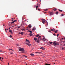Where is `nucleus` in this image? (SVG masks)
Returning a JSON list of instances; mask_svg holds the SVG:
<instances>
[{
	"mask_svg": "<svg viewBox=\"0 0 65 65\" xmlns=\"http://www.w3.org/2000/svg\"><path fill=\"white\" fill-rule=\"evenodd\" d=\"M13 21V19H12V21Z\"/></svg>",
	"mask_w": 65,
	"mask_h": 65,
	"instance_id": "nucleus-59",
	"label": "nucleus"
},
{
	"mask_svg": "<svg viewBox=\"0 0 65 65\" xmlns=\"http://www.w3.org/2000/svg\"><path fill=\"white\" fill-rule=\"evenodd\" d=\"M27 42L28 43H30V41H28V42Z\"/></svg>",
	"mask_w": 65,
	"mask_h": 65,
	"instance_id": "nucleus-36",
	"label": "nucleus"
},
{
	"mask_svg": "<svg viewBox=\"0 0 65 65\" xmlns=\"http://www.w3.org/2000/svg\"><path fill=\"white\" fill-rule=\"evenodd\" d=\"M45 64H46L45 65H50V64H48L47 63H45Z\"/></svg>",
	"mask_w": 65,
	"mask_h": 65,
	"instance_id": "nucleus-27",
	"label": "nucleus"
},
{
	"mask_svg": "<svg viewBox=\"0 0 65 65\" xmlns=\"http://www.w3.org/2000/svg\"><path fill=\"white\" fill-rule=\"evenodd\" d=\"M19 51L20 52H24V48H20L19 49Z\"/></svg>",
	"mask_w": 65,
	"mask_h": 65,
	"instance_id": "nucleus-1",
	"label": "nucleus"
},
{
	"mask_svg": "<svg viewBox=\"0 0 65 65\" xmlns=\"http://www.w3.org/2000/svg\"><path fill=\"white\" fill-rule=\"evenodd\" d=\"M38 6H36V9H37L38 8Z\"/></svg>",
	"mask_w": 65,
	"mask_h": 65,
	"instance_id": "nucleus-31",
	"label": "nucleus"
},
{
	"mask_svg": "<svg viewBox=\"0 0 65 65\" xmlns=\"http://www.w3.org/2000/svg\"><path fill=\"white\" fill-rule=\"evenodd\" d=\"M63 39L65 41V38H63Z\"/></svg>",
	"mask_w": 65,
	"mask_h": 65,
	"instance_id": "nucleus-53",
	"label": "nucleus"
},
{
	"mask_svg": "<svg viewBox=\"0 0 65 65\" xmlns=\"http://www.w3.org/2000/svg\"><path fill=\"white\" fill-rule=\"evenodd\" d=\"M26 30H28V28H27V29H26Z\"/></svg>",
	"mask_w": 65,
	"mask_h": 65,
	"instance_id": "nucleus-42",
	"label": "nucleus"
},
{
	"mask_svg": "<svg viewBox=\"0 0 65 65\" xmlns=\"http://www.w3.org/2000/svg\"><path fill=\"white\" fill-rule=\"evenodd\" d=\"M62 50H65V47H63L62 48Z\"/></svg>",
	"mask_w": 65,
	"mask_h": 65,
	"instance_id": "nucleus-16",
	"label": "nucleus"
},
{
	"mask_svg": "<svg viewBox=\"0 0 65 65\" xmlns=\"http://www.w3.org/2000/svg\"><path fill=\"white\" fill-rule=\"evenodd\" d=\"M58 11H60L61 12L63 11L62 10H61L60 9H58Z\"/></svg>",
	"mask_w": 65,
	"mask_h": 65,
	"instance_id": "nucleus-15",
	"label": "nucleus"
},
{
	"mask_svg": "<svg viewBox=\"0 0 65 65\" xmlns=\"http://www.w3.org/2000/svg\"><path fill=\"white\" fill-rule=\"evenodd\" d=\"M39 36V34H38V35H36V37H38Z\"/></svg>",
	"mask_w": 65,
	"mask_h": 65,
	"instance_id": "nucleus-12",
	"label": "nucleus"
},
{
	"mask_svg": "<svg viewBox=\"0 0 65 65\" xmlns=\"http://www.w3.org/2000/svg\"><path fill=\"white\" fill-rule=\"evenodd\" d=\"M59 34H58L57 35V37H58L59 36Z\"/></svg>",
	"mask_w": 65,
	"mask_h": 65,
	"instance_id": "nucleus-30",
	"label": "nucleus"
},
{
	"mask_svg": "<svg viewBox=\"0 0 65 65\" xmlns=\"http://www.w3.org/2000/svg\"><path fill=\"white\" fill-rule=\"evenodd\" d=\"M9 30V29H7V30Z\"/></svg>",
	"mask_w": 65,
	"mask_h": 65,
	"instance_id": "nucleus-62",
	"label": "nucleus"
},
{
	"mask_svg": "<svg viewBox=\"0 0 65 65\" xmlns=\"http://www.w3.org/2000/svg\"><path fill=\"white\" fill-rule=\"evenodd\" d=\"M42 22H43V24H44L45 23V20L44 19H42Z\"/></svg>",
	"mask_w": 65,
	"mask_h": 65,
	"instance_id": "nucleus-2",
	"label": "nucleus"
},
{
	"mask_svg": "<svg viewBox=\"0 0 65 65\" xmlns=\"http://www.w3.org/2000/svg\"><path fill=\"white\" fill-rule=\"evenodd\" d=\"M9 32L11 33V34H12V30H9Z\"/></svg>",
	"mask_w": 65,
	"mask_h": 65,
	"instance_id": "nucleus-8",
	"label": "nucleus"
},
{
	"mask_svg": "<svg viewBox=\"0 0 65 65\" xmlns=\"http://www.w3.org/2000/svg\"><path fill=\"white\" fill-rule=\"evenodd\" d=\"M64 15V14H62V15H61V16H63Z\"/></svg>",
	"mask_w": 65,
	"mask_h": 65,
	"instance_id": "nucleus-35",
	"label": "nucleus"
},
{
	"mask_svg": "<svg viewBox=\"0 0 65 65\" xmlns=\"http://www.w3.org/2000/svg\"><path fill=\"white\" fill-rule=\"evenodd\" d=\"M2 59L3 60L4 59V58H2Z\"/></svg>",
	"mask_w": 65,
	"mask_h": 65,
	"instance_id": "nucleus-51",
	"label": "nucleus"
},
{
	"mask_svg": "<svg viewBox=\"0 0 65 65\" xmlns=\"http://www.w3.org/2000/svg\"><path fill=\"white\" fill-rule=\"evenodd\" d=\"M62 44H60V46H62Z\"/></svg>",
	"mask_w": 65,
	"mask_h": 65,
	"instance_id": "nucleus-64",
	"label": "nucleus"
},
{
	"mask_svg": "<svg viewBox=\"0 0 65 65\" xmlns=\"http://www.w3.org/2000/svg\"><path fill=\"white\" fill-rule=\"evenodd\" d=\"M63 38H62V40H63Z\"/></svg>",
	"mask_w": 65,
	"mask_h": 65,
	"instance_id": "nucleus-60",
	"label": "nucleus"
},
{
	"mask_svg": "<svg viewBox=\"0 0 65 65\" xmlns=\"http://www.w3.org/2000/svg\"><path fill=\"white\" fill-rule=\"evenodd\" d=\"M58 14V12H56V14Z\"/></svg>",
	"mask_w": 65,
	"mask_h": 65,
	"instance_id": "nucleus-26",
	"label": "nucleus"
},
{
	"mask_svg": "<svg viewBox=\"0 0 65 65\" xmlns=\"http://www.w3.org/2000/svg\"><path fill=\"white\" fill-rule=\"evenodd\" d=\"M52 43H53V42H50V44H52Z\"/></svg>",
	"mask_w": 65,
	"mask_h": 65,
	"instance_id": "nucleus-29",
	"label": "nucleus"
},
{
	"mask_svg": "<svg viewBox=\"0 0 65 65\" xmlns=\"http://www.w3.org/2000/svg\"><path fill=\"white\" fill-rule=\"evenodd\" d=\"M38 10H39V11H40V9H39V8H38Z\"/></svg>",
	"mask_w": 65,
	"mask_h": 65,
	"instance_id": "nucleus-46",
	"label": "nucleus"
},
{
	"mask_svg": "<svg viewBox=\"0 0 65 65\" xmlns=\"http://www.w3.org/2000/svg\"><path fill=\"white\" fill-rule=\"evenodd\" d=\"M30 55H31V56H34V54H30Z\"/></svg>",
	"mask_w": 65,
	"mask_h": 65,
	"instance_id": "nucleus-23",
	"label": "nucleus"
},
{
	"mask_svg": "<svg viewBox=\"0 0 65 65\" xmlns=\"http://www.w3.org/2000/svg\"><path fill=\"white\" fill-rule=\"evenodd\" d=\"M11 54H12V52H11Z\"/></svg>",
	"mask_w": 65,
	"mask_h": 65,
	"instance_id": "nucleus-50",
	"label": "nucleus"
},
{
	"mask_svg": "<svg viewBox=\"0 0 65 65\" xmlns=\"http://www.w3.org/2000/svg\"><path fill=\"white\" fill-rule=\"evenodd\" d=\"M56 42L55 41L54 43H53V44L54 46H55L57 45V43H56Z\"/></svg>",
	"mask_w": 65,
	"mask_h": 65,
	"instance_id": "nucleus-3",
	"label": "nucleus"
},
{
	"mask_svg": "<svg viewBox=\"0 0 65 65\" xmlns=\"http://www.w3.org/2000/svg\"><path fill=\"white\" fill-rule=\"evenodd\" d=\"M40 41V40L39 39H38L37 40V41H35V42H37L38 43H39V41Z\"/></svg>",
	"mask_w": 65,
	"mask_h": 65,
	"instance_id": "nucleus-4",
	"label": "nucleus"
},
{
	"mask_svg": "<svg viewBox=\"0 0 65 65\" xmlns=\"http://www.w3.org/2000/svg\"><path fill=\"white\" fill-rule=\"evenodd\" d=\"M25 44H26L27 45V46H31V44H30L28 43H26Z\"/></svg>",
	"mask_w": 65,
	"mask_h": 65,
	"instance_id": "nucleus-5",
	"label": "nucleus"
},
{
	"mask_svg": "<svg viewBox=\"0 0 65 65\" xmlns=\"http://www.w3.org/2000/svg\"><path fill=\"white\" fill-rule=\"evenodd\" d=\"M9 29H9V30H10V28H9H9H8Z\"/></svg>",
	"mask_w": 65,
	"mask_h": 65,
	"instance_id": "nucleus-49",
	"label": "nucleus"
},
{
	"mask_svg": "<svg viewBox=\"0 0 65 65\" xmlns=\"http://www.w3.org/2000/svg\"><path fill=\"white\" fill-rule=\"evenodd\" d=\"M29 32L30 33H32V31H29Z\"/></svg>",
	"mask_w": 65,
	"mask_h": 65,
	"instance_id": "nucleus-38",
	"label": "nucleus"
},
{
	"mask_svg": "<svg viewBox=\"0 0 65 65\" xmlns=\"http://www.w3.org/2000/svg\"><path fill=\"white\" fill-rule=\"evenodd\" d=\"M48 10V9H45V10H44V11H47V10Z\"/></svg>",
	"mask_w": 65,
	"mask_h": 65,
	"instance_id": "nucleus-25",
	"label": "nucleus"
},
{
	"mask_svg": "<svg viewBox=\"0 0 65 65\" xmlns=\"http://www.w3.org/2000/svg\"><path fill=\"white\" fill-rule=\"evenodd\" d=\"M1 58H2L1 57H0V59H1Z\"/></svg>",
	"mask_w": 65,
	"mask_h": 65,
	"instance_id": "nucleus-55",
	"label": "nucleus"
},
{
	"mask_svg": "<svg viewBox=\"0 0 65 65\" xmlns=\"http://www.w3.org/2000/svg\"><path fill=\"white\" fill-rule=\"evenodd\" d=\"M18 27L17 28L19 29V28L21 27V26H19V27Z\"/></svg>",
	"mask_w": 65,
	"mask_h": 65,
	"instance_id": "nucleus-32",
	"label": "nucleus"
},
{
	"mask_svg": "<svg viewBox=\"0 0 65 65\" xmlns=\"http://www.w3.org/2000/svg\"><path fill=\"white\" fill-rule=\"evenodd\" d=\"M57 9L56 8H54V11H56Z\"/></svg>",
	"mask_w": 65,
	"mask_h": 65,
	"instance_id": "nucleus-13",
	"label": "nucleus"
},
{
	"mask_svg": "<svg viewBox=\"0 0 65 65\" xmlns=\"http://www.w3.org/2000/svg\"><path fill=\"white\" fill-rule=\"evenodd\" d=\"M53 12H51L50 13V15H53Z\"/></svg>",
	"mask_w": 65,
	"mask_h": 65,
	"instance_id": "nucleus-10",
	"label": "nucleus"
},
{
	"mask_svg": "<svg viewBox=\"0 0 65 65\" xmlns=\"http://www.w3.org/2000/svg\"><path fill=\"white\" fill-rule=\"evenodd\" d=\"M46 12H44V13H46Z\"/></svg>",
	"mask_w": 65,
	"mask_h": 65,
	"instance_id": "nucleus-57",
	"label": "nucleus"
},
{
	"mask_svg": "<svg viewBox=\"0 0 65 65\" xmlns=\"http://www.w3.org/2000/svg\"><path fill=\"white\" fill-rule=\"evenodd\" d=\"M43 39V40H44L45 38H43V39Z\"/></svg>",
	"mask_w": 65,
	"mask_h": 65,
	"instance_id": "nucleus-54",
	"label": "nucleus"
},
{
	"mask_svg": "<svg viewBox=\"0 0 65 65\" xmlns=\"http://www.w3.org/2000/svg\"><path fill=\"white\" fill-rule=\"evenodd\" d=\"M46 40L45 39V40H43V41H45Z\"/></svg>",
	"mask_w": 65,
	"mask_h": 65,
	"instance_id": "nucleus-52",
	"label": "nucleus"
},
{
	"mask_svg": "<svg viewBox=\"0 0 65 65\" xmlns=\"http://www.w3.org/2000/svg\"><path fill=\"white\" fill-rule=\"evenodd\" d=\"M53 35H54V36H55L56 35H55V34H54Z\"/></svg>",
	"mask_w": 65,
	"mask_h": 65,
	"instance_id": "nucleus-41",
	"label": "nucleus"
},
{
	"mask_svg": "<svg viewBox=\"0 0 65 65\" xmlns=\"http://www.w3.org/2000/svg\"><path fill=\"white\" fill-rule=\"evenodd\" d=\"M21 30H22V31H23V30L24 31L25 30V29H21Z\"/></svg>",
	"mask_w": 65,
	"mask_h": 65,
	"instance_id": "nucleus-22",
	"label": "nucleus"
},
{
	"mask_svg": "<svg viewBox=\"0 0 65 65\" xmlns=\"http://www.w3.org/2000/svg\"><path fill=\"white\" fill-rule=\"evenodd\" d=\"M5 25L4 24V25H3V26H4Z\"/></svg>",
	"mask_w": 65,
	"mask_h": 65,
	"instance_id": "nucleus-61",
	"label": "nucleus"
},
{
	"mask_svg": "<svg viewBox=\"0 0 65 65\" xmlns=\"http://www.w3.org/2000/svg\"><path fill=\"white\" fill-rule=\"evenodd\" d=\"M35 0H32V1H35Z\"/></svg>",
	"mask_w": 65,
	"mask_h": 65,
	"instance_id": "nucleus-58",
	"label": "nucleus"
},
{
	"mask_svg": "<svg viewBox=\"0 0 65 65\" xmlns=\"http://www.w3.org/2000/svg\"><path fill=\"white\" fill-rule=\"evenodd\" d=\"M26 42H29V40H28L26 39Z\"/></svg>",
	"mask_w": 65,
	"mask_h": 65,
	"instance_id": "nucleus-21",
	"label": "nucleus"
},
{
	"mask_svg": "<svg viewBox=\"0 0 65 65\" xmlns=\"http://www.w3.org/2000/svg\"><path fill=\"white\" fill-rule=\"evenodd\" d=\"M43 40V39H41V40Z\"/></svg>",
	"mask_w": 65,
	"mask_h": 65,
	"instance_id": "nucleus-56",
	"label": "nucleus"
},
{
	"mask_svg": "<svg viewBox=\"0 0 65 65\" xmlns=\"http://www.w3.org/2000/svg\"><path fill=\"white\" fill-rule=\"evenodd\" d=\"M55 31V33H57V32H58V31L57 30H56Z\"/></svg>",
	"mask_w": 65,
	"mask_h": 65,
	"instance_id": "nucleus-28",
	"label": "nucleus"
},
{
	"mask_svg": "<svg viewBox=\"0 0 65 65\" xmlns=\"http://www.w3.org/2000/svg\"><path fill=\"white\" fill-rule=\"evenodd\" d=\"M34 40L35 41L37 40V38H34Z\"/></svg>",
	"mask_w": 65,
	"mask_h": 65,
	"instance_id": "nucleus-14",
	"label": "nucleus"
},
{
	"mask_svg": "<svg viewBox=\"0 0 65 65\" xmlns=\"http://www.w3.org/2000/svg\"><path fill=\"white\" fill-rule=\"evenodd\" d=\"M17 20H14L13 21V22H15Z\"/></svg>",
	"mask_w": 65,
	"mask_h": 65,
	"instance_id": "nucleus-33",
	"label": "nucleus"
},
{
	"mask_svg": "<svg viewBox=\"0 0 65 65\" xmlns=\"http://www.w3.org/2000/svg\"><path fill=\"white\" fill-rule=\"evenodd\" d=\"M55 29H53V32H55Z\"/></svg>",
	"mask_w": 65,
	"mask_h": 65,
	"instance_id": "nucleus-19",
	"label": "nucleus"
},
{
	"mask_svg": "<svg viewBox=\"0 0 65 65\" xmlns=\"http://www.w3.org/2000/svg\"><path fill=\"white\" fill-rule=\"evenodd\" d=\"M35 27H34V28H33L32 29V31H34L35 30Z\"/></svg>",
	"mask_w": 65,
	"mask_h": 65,
	"instance_id": "nucleus-20",
	"label": "nucleus"
},
{
	"mask_svg": "<svg viewBox=\"0 0 65 65\" xmlns=\"http://www.w3.org/2000/svg\"><path fill=\"white\" fill-rule=\"evenodd\" d=\"M46 24H47V25L48 23L47 22H46Z\"/></svg>",
	"mask_w": 65,
	"mask_h": 65,
	"instance_id": "nucleus-45",
	"label": "nucleus"
},
{
	"mask_svg": "<svg viewBox=\"0 0 65 65\" xmlns=\"http://www.w3.org/2000/svg\"><path fill=\"white\" fill-rule=\"evenodd\" d=\"M9 50H10L13 51V50H12V49H9Z\"/></svg>",
	"mask_w": 65,
	"mask_h": 65,
	"instance_id": "nucleus-39",
	"label": "nucleus"
},
{
	"mask_svg": "<svg viewBox=\"0 0 65 65\" xmlns=\"http://www.w3.org/2000/svg\"><path fill=\"white\" fill-rule=\"evenodd\" d=\"M16 45H17V46H19V44H16Z\"/></svg>",
	"mask_w": 65,
	"mask_h": 65,
	"instance_id": "nucleus-37",
	"label": "nucleus"
},
{
	"mask_svg": "<svg viewBox=\"0 0 65 65\" xmlns=\"http://www.w3.org/2000/svg\"><path fill=\"white\" fill-rule=\"evenodd\" d=\"M28 28L29 29L31 28V25H28Z\"/></svg>",
	"mask_w": 65,
	"mask_h": 65,
	"instance_id": "nucleus-6",
	"label": "nucleus"
},
{
	"mask_svg": "<svg viewBox=\"0 0 65 65\" xmlns=\"http://www.w3.org/2000/svg\"><path fill=\"white\" fill-rule=\"evenodd\" d=\"M23 57H24L25 58H26L27 57V56H26L23 55Z\"/></svg>",
	"mask_w": 65,
	"mask_h": 65,
	"instance_id": "nucleus-18",
	"label": "nucleus"
},
{
	"mask_svg": "<svg viewBox=\"0 0 65 65\" xmlns=\"http://www.w3.org/2000/svg\"><path fill=\"white\" fill-rule=\"evenodd\" d=\"M56 44L57 45H59V43H56Z\"/></svg>",
	"mask_w": 65,
	"mask_h": 65,
	"instance_id": "nucleus-40",
	"label": "nucleus"
},
{
	"mask_svg": "<svg viewBox=\"0 0 65 65\" xmlns=\"http://www.w3.org/2000/svg\"><path fill=\"white\" fill-rule=\"evenodd\" d=\"M41 36H39L38 39H39V38H41Z\"/></svg>",
	"mask_w": 65,
	"mask_h": 65,
	"instance_id": "nucleus-24",
	"label": "nucleus"
},
{
	"mask_svg": "<svg viewBox=\"0 0 65 65\" xmlns=\"http://www.w3.org/2000/svg\"><path fill=\"white\" fill-rule=\"evenodd\" d=\"M50 29L51 30V31H53V29Z\"/></svg>",
	"mask_w": 65,
	"mask_h": 65,
	"instance_id": "nucleus-44",
	"label": "nucleus"
},
{
	"mask_svg": "<svg viewBox=\"0 0 65 65\" xmlns=\"http://www.w3.org/2000/svg\"><path fill=\"white\" fill-rule=\"evenodd\" d=\"M14 22H11V24H13L14 23Z\"/></svg>",
	"mask_w": 65,
	"mask_h": 65,
	"instance_id": "nucleus-34",
	"label": "nucleus"
},
{
	"mask_svg": "<svg viewBox=\"0 0 65 65\" xmlns=\"http://www.w3.org/2000/svg\"><path fill=\"white\" fill-rule=\"evenodd\" d=\"M29 35L30 36H32V34L31 33H30V34H29Z\"/></svg>",
	"mask_w": 65,
	"mask_h": 65,
	"instance_id": "nucleus-17",
	"label": "nucleus"
},
{
	"mask_svg": "<svg viewBox=\"0 0 65 65\" xmlns=\"http://www.w3.org/2000/svg\"><path fill=\"white\" fill-rule=\"evenodd\" d=\"M48 32H51V30H49V31H48Z\"/></svg>",
	"mask_w": 65,
	"mask_h": 65,
	"instance_id": "nucleus-43",
	"label": "nucleus"
},
{
	"mask_svg": "<svg viewBox=\"0 0 65 65\" xmlns=\"http://www.w3.org/2000/svg\"><path fill=\"white\" fill-rule=\"evenodd\" d=\"M10 37H12V36L11 35H10Z\"/></svg>",
	"mask_w": 65,
	"mask_h": 65,
	"instance_id": "nucleus-48",
	"label": "nucleus"
},
{
	"mask_svg": "<svg viewBox=\"0 0 65 65\" xmlns=\"http://www.w3.org/2000/svg\"><path fill=\"white\" fill-rule=\"evenodd\" d=\"M25 52H22V53H24Z\"/></svg>",
	"mask_w": 65,
	"mask_h": 65,
	"instance_id": "nucleus-47",
	"label": "nucleus"
},
{
	"mask_svg": "<svg viewBox=\"0 0 65 65\" xmlns=\"http://www.w3.org/2000/svg\"><path fill=\"white\" fill-rule=\"evenodd\" d=\"M36 53H38V54H41V52H36Z\"/></svg>",
	"mask_w": 65,
	"mask_h": 65,
	"instance_id": "nucleus-11",
	"label": "nucleus"
},
{
	"mask_svg": "<svg viewBox=\"0 0 65 65\" xmlns=\"http://www.w3.org/2000/svg\"><path fill=\"white\" fill-rule=\"evenodd\" d=\"M20 34L22 35H23L24 34V32H22L20 33Z\"/></svg>",
	"mask_w": 65,
	"mask_h": 65,
	"instance_id": "nucleus-9",
	"label": "nucleus"
},
{
	"mask_svg": "<svg viewBox=\"0 0 65 65\" xmlns=\"http://www.w3.org/2000/svg\"><path fill=\"white\" fill-rule=\"evenodd\" d=\"M40 49L43 50H45V48H44L41 47Z\"/></svg>",
	"mask_w": 65,
	"mask_h": 65,
	"instance_id": "nucleus-7",
	"label": "nucleus"
},
{
	"mask_svg": "<svg viewBox=\"0 0 65 65\" xmlns=\"http://www.w3.org/2000/svg\"><path fill=\"white\" fill-rule=\"evenodd\" d=\"M5 30H6V29H5Z\"/></svg>",
	"mask_w": 65,
	"mask_h": 65,
	"instance_id": "nucleus-63",
	"label": "nucleus"
}]
</instances>
